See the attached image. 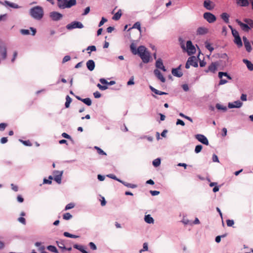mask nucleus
Listing matches in <instances>:
<instances>
[{
	"mask_svg": "<svg viewBox=\"0 0 253 253\" xmlns=\"http://www.w3.org/2000/svg\"><path fill=\"white\" fill-rule=\"evenodd\" d=\"M63 235L64 236H65L66 237L72 238H77L79 237V236L71 234L67 232H64Z\"/></svg>",
	"mask_w": 253,
	"mask_h": 253,
	"instance_id": "c9c22d12",
	"label": "nucleus"
},
{
	"mask_svg": "<svg viewBox=\"0 0 253 253\" xmlns=\"http://www.w3.org/2000/svg\"><path fill=\"white\" fill-rule=\"evenodd\" d=\"M227 225L229 227L232 226L234 224V221L233 220L228 219L226 220Z\"/></svg>",
	"mask_w": 253,
	"mask_h": 253,
	"instance_id": "5fc2aeb1",
	"label": "nucleus"
},
{
	"mask_svg": "<svg viewBox=\"0 0 253 253\" xmlns=\"http://www.w3.org/2000/svg\"><path fill=\"white\" fill-rule=\"evenodd\" d=\"M94 148H95V149H96L97 150V152L99 154L106 155V153L105 152H104L101 149L99 148L98 147L95 146Z\"/></svg>",
	"mask_w": 253,
	"mask_h": 253,
	"instance_id": "de8ad7c7",
	"label": "nucleus"
},
{
	"mask_svg": "<svg viewBox=\"0 0 253 253\" xmlns=\"http://www.w3.org/2000/svg\"><path fill=\"white\" fill-rule=\"evenodd\" d=\"M122 183L123 184H124L125 186L128 187V188H135L137 187V185L135 184H132L131 183H127L126 182H125L124 181H122L121 180V181L120 182Z\"/></svg>",
	"mask_w": 253,
	"mask_h": 253,
	"instance_id": "c85d7f7f",
	"label": "nucleus"
},
{
	"mask_svg": "<svg viewBox=\"0 0 253 253\" xmlns=\"http://www.w3.org/2000/svg\"><path fill=\"white\" fill-rule=\"evenodd\" d=\"M20 32L23 35H28L30 34V31L27 29H21Z\"/></svg>",
	"mask_w": 253,
	"mask_h": 253,
	"instance_id": "c03bdc74",
	"label": "nucleus"
},
{
	"mask_svg": "<svg viewBox=\"0 0 253 253\" xmlns=\"http://www.w3.org/2000/svg\"><path fill=\"white\" fill-rule=\"evenodd\" d=\"M154 73L157 78L162 83H165L166 82V79L164 77L161 72L158 69H155Z\"/></svg>",
	"mask_w": 253,
	"mask_h": 253,
	"instance_id": "f3484780",
	"label": "nucleus"
},
{
	"mask_svg": "<svg viewBox=\"0 0 253 253\" xmlns=\"http://www.w3.org/2000/svg\"><path fill=\"white\" fill-rule=\"evenodd\" d=\"M204 6L208 10H211L214 8V4L210 0H206L204 2Z\"/></svg>",
	"mask_w": 253,
	"mask_h": 253,
	"instance_id": "dca6fc26",
	"label": "nucleus"
},
{
	"mask_svg": "<svg viewBox=\"0 0 253 253\" xmlns=\"http://www.w3.org/2000/svg\"><path fill=\"white\" fill-rule=\"evenodd\" d=\"M58 247L62 249V251H65L66 247L63 241H56Z\"/></svg>",
	"mask_w": 253,
	"mask_h": 253,
	"instance_id": "7c9ffc66",
	"label": "nucleus"
},
{
	"mask_svg": "<svg viewBox=\"0 0 253 253\" xmlns=\"http://www.w3.org/2000/svg\"><path fill=\"white\" fill-rule=\"evenodd\" d=\"M156 67L163 70L164 72L166 71V69L163 65V61L161 58H159L156 62Z\"/></svg>",
	"mask_w": 253,
	"mask_h": 253,
	"instance_id": "a211bd4d",
	"label": "nucleus"
},
{
	"mask_svg": "<svg viewBox=\"0 0 253 253\" xmlns=\"http://www.w3.org/2000/svg\"><path fill=\"white\" fill-rule=\"evenodd\" d=\"M243 62L245 63L249 71H253V64L249 60L246 59H244Z\"/></svg>",
	"mask_w": 253,
	"mask_h": 253,
	"instance_id": "412c9836",
	"label": "nucleus"
},
{
	"mask_svg": "<svg viewBox=\"0 0 253 253\" xmlns=\"http://www.w3.org/2000/svg\"><path fill=\"white\" fill-rule=\"evenodd\" d=\"M234 42L239 47H242L243 45V43L240 36L234 38Z\"/></svg>",
	"mask_w": 253,
	"mask_h": 253,
	"instance_id": "bb28decb",
	"label": "nucleus"
},
{
	"mask_svg": "<svg viewBox=\"0 0 253 253\" xmlns=\"http://www.w3.org/2000/svg\"><path fill=\"white\" fill-rule=\"evenodd\" d=\"M134 84V78L133 77H131L129 80L127 82V84L128 85H132Z\"/></svg>",
	"mask_w": 253,
	"mask_h": 253,
	"instance_id": "bf43d9fd",
	"label": "nucleus"
},
{
	"mask_svg": "<svg viewBox=\"0 0 253 253\" xmlns=\"http://www.w3.org/2000/svg\"><path fill=\"white\" fill-rule=\"evenodd\" d=\"M63 218L65 220H69L72 218V215L69 212H66L63 215Z\"/></svg>",
	"mask_w": 253,
	"mask_h": 253,
	"instance_id": "a19ab883",
	"label": "nucleus"
},
{
	"mask_svg": "<svg viewBox=\"0 0 253 253\" xmlns=\"http://www.w3.org/2000/svg\"><path fill=\"white\" fill-rule=\"evenodd\" d=\"M82 101L87 106H90L92 103L91 100L89 98L83 99Z\"/></svg>",
	"mask_w": 253,
	"mask_h": 253,
	"instance_id": "4c0bfd02",
	"label": "nucleus"
},
{
	"mask_svg": "<svg viewBox=\"0 0 253 253\" xmlns=\"http://www.w3.org/2000/svg\"><path fill=\"white\" fill-rule=\"evenodd\" d=\"M29 15L35 20H41L44 15L43 9L39 5L33 7L29 10Z\"/></svg>",
	"mask_w": 253,
	"mask_h": 253,
	"instance_id": "f257e3e1",
	"label": "nucleus"
},
{
	"mask_svg": "<svg viewBox=\"0 0 253 253\" xmlns=\"http://www.w3.org/2000/svg\"><path fill=\"white\" fill-rule=\"evenodd\" d=\"M83 28H84L83 24L81 22L76 21H73L66 26V28L69 30L76 28L82 29Z\"/></svg>",
	"mask_w": 253,
	"mask_h": 253,
	"instance_id": "39448f33",
	"label": "nucleus"
},
{
	"mask_svg": "<svg viewBox=\"0 0 253 253\" xmlns=\"http://www.w3.org/2000/svg\"><path fill=\"white\" fill-rule=\"evenodd\" d=\"M148 250V244L146 243H144L143 245V249L139 251L140 253H142L143 252L147 251Z\"/></svg>",
	"mask_w": 253,
	"mask_h": 253,
	"instance_id": "79ce46f5",
	"label": "nucleus"
},
{
	"mask_svg": "<svg viewBox=\"0 0 253 253\" xmlns=\"http://www.w3.org/2000/svg\"><path fill=\"white\" fill-rule=\"evenodd\" d=\"M243 40L244 43V45L246 48V50L248 52H250L252 50V47L251 44L248 40V39L246 37H243Z\"/></svg>",
	"mask_w": 253,
	"mask_h": 253,
	"instance_id": "ddd939ff",
	"label": "nucleus"
},
{
	"mask_svg": "<svg viewBox=\"0 0 253 253\" xmlns=\"http://www.w3.org/2000/svg\"><path fill=\"white\" fill-rule=\"evenodd\" d=\"M122 15L121 10H119L117 12H116L115 15L113 16L112 19L114 20H118Z\"/></svg>",
	"mask_w": 253,
	"mask_h": 253,
	"instance_id": "473e14b6",
	"label": "nucleus"
},
{
	"mask_svg": "<svg viewBox=\"0 0 253 253\" xmlns=\"http://www.w3.org/2000/svg\"><path fill=\"white\" fill-rule=\"evenodd\" d=\"M215 106L218 110H221L224 112L226 111L227 109L226 106H223L219 103H217Z\"/></svg>",
	"mask_w": 253,
	"mask_h": 253,
	"instance_id": "ea45409f",
	"label": "nucleus"
},
{
	"mask_svg": "<svg viewBox=\"0 0 253 253\" xmlns=\"http://www.w3.org/2000/svg\"><path fill=\"white\" fill-rule=\"evenodd\" d=\"M90 11V7L89 6L86 7L84 10V12L82 14V15H87Z\"/></svg>",
	"mask_w": 253,
	"mask_h": 253,
	"instance_id": "338daca9",
	"label": "nucleus"
},
{
	"mask_svg": "<svg viewBox=\"0 0 253 253\" xmlns=\"http://www.w3.org/2000/svg\"><path fill=\"white\" fill-rule=\"evenodd\" d=\"M130 47L132 52L134 54H136L137 53V51H136V48L133 43L131 44Z\"/></svg>",
	"mask_w": 253,
	"mask_h": 253,
	"instance_id": "603ef678",
	"label": "nucleus"
},
{
	"mask_svg": "<svg viewBox=\"0 0 253 253\" xmlns=\"http://www.w3.org/2000/svg\"><path fill=\"white\" fill-rule=\"evenodd\" d=\"M89 246L92 250H96L97 249L96 245L93 242H90Z\"/></svg>",
	"mask_w": 253,
	"mask_h": 253,
	"instance_id": "680f3d73",
	"label": "nucleus"
},
{
	"mask_svg": "<svg viewBox=\"0 0 253 253\" xmlns=\"http://www.w3.org/2000/svg\"><path fill=\"white\" fill-rule=\"evenodd\" d=\"M217 69V64L215 63H212L209 67L206 72H211L214 73Z\"/></svg>",
	"mask_w": 253,
	"mask_h": 253,
	"instance_id": "5701e85b",
	"label": "nucleus"
},
{
	"mask_svg": "<svg viewBox=\"0 0 253 253\" xmlns=\"http://www.w3.org/2000/svg\"><path fill=\"white\" fill-rule=\"evenodd\" d=\"M212 161L213 162H219L218 157L216 155L213 154L212 157Z\"/></svg>",
	"mask_w": 253,
	"mask_h": 253,
	"instance_id": "69168bd1",
	"label": "nucleus"
},
{
	"mask_svg": "<svg viewBox=\"0 0 253 253\" xmlns=\"http://www.w3.org/2000/svg\"><path fill=\"white\" fill-rule=\"evenodd\" d=\"M78 250H79L82 253H88L84 250V247L82 245H80V247L78 249Z\"/></svg>",
	"mask_w": 253,
	"mask_h": 253,
	"instance_id": "e2e57ef3",
	"label": "nucleus"
},
{
	"mask_svg": "<svg viewBox=\"0 0 253 253\" xmlns=\"http://www.w3.org/2000/svg\"><path fill=\"white\" fill-rule=\"evenodd\" d=\"M195 138L200 142L203 143V144L208 145L209 144V141L207 138L203 134H196L195 135Z\"/></svg>",
	"mask_w": 253,
	"mask_h": 253,
	"instance_id": "9b49d317",
	"label": "nucleus"
},
{
	"mask_svg": "<svg viewBox=\"0 0 253 253\" xmlns=\"http://www.w3.org/2000/svg\"><path fill=\"white\" fill-rule=\"evenodd\" d=\"M107 177L112 178L113 179L116 180L119 182L121 181V179L118 178L114 174H109L107 175Z\"/></svg>",
	"mask_w": 253,
	"mask_h": 253,
	"instance_id": "8fccbe9b",
	"label": "nucleus"
},
{
	"mask_svg": "<svg viewBox=\"0 0 253 253\" xmlns=\"http://www.w3.org/2000/svg\"><path fill=\"white\" fill-rule=\"evenodd\" d=\"M57 6L60 9L70 8L76 4V0H57Z\"/></svg>",
	"mask_w": 253,
	"mask_h": 253,
	"instance_id": "20e7f679",
	"label": "nucleus"
},
{
	"mask_svg": "<svg viewBox=\"0 0 253 253\" xmlns=\"http://www.w3.org/2000/svg\"><path fill=\"white\" fill-rule=\"evenodd\" d=\"M86 50H90V51H95L96 50V48L94 45H90L88 46L86 49Z\"/></svg>",
	"mask_w": 253,
	"mask_h": 253,
	"instance_id": "3c124183",
	"label": "nucleus"
},
{
	"mask_svg": "<svg viewBox=\"0 0 253 253\" xmlns=\"http://www.w3.org/2000/svg\"><path fill=\"white\" fill-rule=\"evenodd\" d=\"M203 148V146L201 145H198L196 146L195 149V152L196 153H199L200 152Z\"/></svg>",
	"mask_w": 253,
	"mask_h": 253,
	"instance_id": "a18cd8bd",
	"label": "nucleus"
},
{
	"mask_svg": "<svg viewBox=\"0 0 253 253\" xmlns=\"http://www.w3.org/2000/svg\"><path fill=\"white\" fill-rule=\"evenodd\" d=\"M133 28L137 29L141 32V25L139 22H136L133 26Z\"/></svg>",
	"mask_w": 253,
	"mask_h": 253,
	"instance_id": "49530a36",
	"label": "nucleus"
},
{
	"mask_svg": "<svg viewBox=\"0 0 253 253\" xmlns=\"http://www.w3.org/2000/svg\"><path fill=\"white\" fill-rule=\"evenodd\" d=\"M47 249L48 251H49L51 252H53V253H58V250H57L56 248L54 246H52V245L48 246L47 247Z\"/></svg>",
	"mask_w": 253,
	"mask_h": 253,
	"instance_id": "f704fd0d",
	"label": "nucleus"
},
{
	"mask_svg": "<svg viewBox=\"0 0 253 253\" xmlns=\"http://www.w3.org/2000/svg\"><path fill=\"white\" fill-rule=\"evenodd\" d=\"M18 221L22 223L24 225H25L26 224V220L25 219V218L23 217H20L18 218Z\"/></svg>",
	"mask_w": 253,
	"mask_h": 253,
	"instance_id": "13d9d810",
	"label": "nucleus"
},
{
	"mask_svg": "<svg viewBox=\"0 0 253 253\" xmlns=\"http://www.w3.org/2000/svg\"><path fill=\"white\" fill-rule=\"evenodd\" d=\"M19 141L22 142L25 146H32V143H31V142L29 140L24 141V140H22L21 139H19Z\"/></svg>",
	"mask_w": 253,
	"mask_h": 253,
	"instance_id": "09e8293b",
	"label": "nucleus"
},
{
	"mask_svg": "<svg viewBox=\"0 0 253 253\" xmlns=\"http://www.w3.org/2000/svg\"><path fill=\"white\" fill-rule=\"evenodd\" d=\"M220 17L221 18V19L226 23H228L229 22V15L228 14H227V13L226 12H224V13H222L221 15H220Z\"/></svg>",
	"mask_w": 253,
	"mask_h": 253,
	"instance_id": "cd10ccee",
	"label": "nucleus"
},
{
	"mask_svg": "<svg viewBox=\"0 0 253 253\" xmlns=\"http://www.w3.org/2000/svg\"><path fill=\"white\" fill-rule=\"evenodd\" d=\"M107 21V19L104 17H102L101 21H100L98 26L101 27L102 26L105 22Z\"/></svg>",
	"mask_w": 253,
	"mask_h": 253,
	"instance_id": "6e6d98bb",
	"label": "nucleus"
},
{
	"mask_svg": "<svg viewBox=\"0 0 253 253\" xmlns=\"http://www.w3.org/2000/svg\"><path fill=\"white\" fill-rule=\"evenodd\" d=\"M244 21L249 26L250 29L251 28H253V20L249 18H245L244 19Z\"/></svg>",
	"mask_w": 253,
	"mask_h": 253,
	"instance_id": "2f4dec72",
	"label": "nucleus"
},
{
	"mask_svg": "<svg viewBox=\"0 0 253 253\" xmlns=\"http://www.w3.org/2000/svg\"><path fill=\"white\" fill-rule=\"evenodd\" d=\"M93 95L96 98H100L101 96V93L98 91L94 92L93 93Z\"/></svg>",
	"mask_w": 253,
	"mask_h": 253,
	"instance_id": "0e129e2a",
	"label": "nucleus"
},
{
	"mask_svg": "<svg viewBox=\"0 0 253 253\" xmlns=\"http://www.w3.org/2000/svg\"><path fill=\"white\" fill-rule=\"evenodd\" d=\"M237 22L244 31L249 32L251 29L250 27L247 23H243L238 20H237Z\"/></svg>",
	"mask_w": 253,
	"mask_h": 253,
	"instance_id": "6ab92c4d",
	"label": "nucleus"
},
{
	"mask_svg": "<svg viewBox=\"0 0 253 253\" xmlns=\"http://www.w3.org/2000/svg\"><path fill=\"white\" fill-rule=\"evenodd\" d=\"M71 59V57L69 55H66L64 56L62 60V63H65V62L69 61Z\"/></svg>",
	"mask_w": 253,
	"mask_h": 253,
	"instance_id": "4d7b16f0",
	"label": "nucleus"
},
{
	"mask_svg": "<svg viewBox=\"0 0 253 253\" xmlns=\"http://www.w3.org/2000/svg\"><path fill=\"white\" fill-rule=\"evenodd\" d=\"M152 163L154 167H157L161 164V159L160 158L156 159L153 161Z\"/></svg>",
	"mask_w": 253,
	"mask_h": 253,
	"instance_id": "58836bf2",
	"label": "nucleus"
},
{
	"mask_svg": "<svg viewBox=\"0 0 253 253\" xmlns=\"http://www.w3.org/2000/svg\"><path fill=\"white\" fill-rule=\"evenodd\" d=\"M149 87H150V89H151V90L152 92H153L154 93H155L156 94L162 95H164V94H168L167 93H166L165 92H163V91H161L158 90L156 89V88H155L154 87H153V86H152L151 85L149 86Z\"/></svg>",
	"mask_w": 253,
	"mask_h": 253,
	"instance_id": "a878e982",
	"label": "nucleus"
},
{
	"mask_svg": "<svg viewBox=\"0 0 253 253\" xmlns=\"http://www.w3.org/2000/svg\"><path fill=\"white\" fill-rule=\"evenodd\" d=\"M179 41L180 42L181 47L182 48L183 50H186L189 55L193 54L196 52V48L195 46L193 45L192 42L191 41H188L187 42L186 47L185 46V45L183 43V40L182 39V38H180L179 39Z\"/></svg>",
	"mask_w": 253,
	"mask_h": 253,
	"instance_id": "7ed1b4c3",
	"label": "nucleus"
},
{
	"mask_svg": "<svg viewBox=\"0 0 253 253\" xmlns=\"http://www.w3.org/2000/svg\"><path fill=\"white\" fill-rule=\"evenodd\" d=\"M223 76L227 77L229 80H231L232 78L227 74V72H219L218 73V77L219 79L223 78Z\"/></svg>",
	"mask_w": 253,
	"mask_h": 253,
	"instance_id": "c756f323",
	"label": "nucleus"
},
{
	"mask_svg": "<svg viewBox=\"0 0 253 253\" xmlns=\"http://www.w3.org/2000/svg\"><path fill=\"white\" fill-rule=\"evenodd\" d=\"M203 17L209 23H213L216 21V17L211 13L207 12L204 14Z\"/></svg>",
	"mask_w": 253,
	"mask_h": 253,
	"instance_id": "423d86ee",
	"label": "nucleus"
},
{
	"mask_svg": "<svg viewBox=\"0 0 253 253\" xmlns=\"http://www.w3.org/2000/svg\"><path fill=\"white\" fill-rule=\"evenodd\" d=\"M137 53L145 63H147L150 61V53L147 50L146 48L143 45L139 46L137 48Z\"/></svg>",
	"mask_w": 253,
	"mask_h": 253,
	"instance_id": "f03ea898",
	"label": "nucleus"
},
{
	"mask_svg": "<svg viewBox=\"0 0 253 253\" xmlns=\"http://www.w3.org/2000/svg\"><path fill=\"white\" fill-rule=\"evenodd\" d=\"M1 4L6 7H10L14 9H18L21 7V6H19L17 3L11 2L7 0H5L3 2H1Z\"/></svg>",
	"mask_w": 253,
	"mask_h": 253,
	"instance_id": "9d476101",
	"label": "nucleus"
},
{
	"mask_svg": "<svg viewBox=\"0 0 253 253\" xmlns=\"http://www.w3.org/2000/svg\"><path fill=\"white\" fill-rule=\"evenodd\" d=\"M236 3L237 5L243 7L248 6L249 5L248 0H236Z\"/></svg>",
	"mask_w": 253,
	"mask_h": 253,
	"instance_id": "4be33fe9",
	"label": "nucleus"
},
{
	"mask_svg": "<svg viewBox=\"0 0 253 253\" xmlns=\"http://www.w3.org/2000/svg\"><path fill=\"white\" fill-rule=\"evenodd\" d=\"M7 126V124L5 123L0 124V131H3Z\"/></svg>",
	"mask_w": 253,
	"mask_h": 253,
	"instance_id": "052dcab7",
	"label": "nucleus"
},
{
	"mask_svg": "<svg viewBox=\"0 0 253 253\" xmlns=\"http://www.w3.org/2000/svg\"><path fill=\"white\" fill-rule=\"evenodd\" d=\"M97 86L102 90H106L108 88V86L107 85H102L100 84H97Z\"/></svg>",
	"mask_w": 253,
	"mask_h": 253,
	"instance_id": "864d4df0",
	"label": "nucleus"
},
{
	"mask_svg": "<svg viewBox=\"0 0 253 253\" xmlns=\"http://www.w3.org/2000/svg\"><path fill=\"white\" fill-rule=\"evenodd\" d=\"M74 207H75V204L73 203H70L66 206L65 210H70V209L73 208Z\"/></svg>",
	"mask_w": 253,
	"mask_h": 253,
	"instance_id": "37998d69",
	"label": "nucleus"
},
{
	"mask_svg": "<svg viewBox=\"0 0 253 253\" xmlns=\"http://www.w3.org/2000/svg\"><path fill=\"white\" fill-rule=\"evenodd\" d=\"M49 17L54 21H58L62 19L63 15L56 11H52L49 13Z\"/></svg>",
	"mask_w": 253,
	"mask_h": 253,
	"instance_id": "0eeeda50",
	"label": "nucleus"
},
{
	"mask_svg": "<svg viewBox=\"0 0 253 253\" xmlns=\"http://www.w3.org/2000/svg\"><path fill=\"white\" fill-rule=\"evenodd\" d=\"M188 58H191L190 63H191V66H192L194 67H198V65L197 59L195 56H191V57H189Z\"/></svg>",
	"mask_w": 253,
	"mask_h": 253,
	"instance_id": "393cba45",
	"label": "nucleus"
},
{
	"mask_svg": "<svg viewBox=\"0 0 253 253\" xmlns=\"http://www.w3.org/2000/svg\"><path fill=\"white\" fill-rule=\"evenodd\" d=\"M232 34L233 36L234 37V38L239 36L238 32L237 30H236L235 29L234 30H232Z\"/></svg>",
	"mask_w": 253,
	"mask_h": 253,
	"instance_id": "774afa93",
	"label": "nucleus"
},
{
	"mask_svg": "<svg viewBox=\"0 0 253 253\" xmlns=\"http://www.w3.org/2000/svg\"><path fill=\"white\" fill-rule=\"evenodd\" d=\"M0 55L1 58L4 60L7 57V49L5 44L0 41Z\"/></svg>",
	"mask_w": 253,
	"mask_h": 253,
	"instance_id": "6e6552de",
	"label": "nucleus"
},
{
	"mask_svg": "<svg viewBox=\"0 0 253 253\" xmlns=\"http://www.w3.org/2000/svg\"><path fill=\"white\" fill-rule=\"evenodd\" d=\"M54 173V180L58 183L61 184L62 176L63 173V171L55 170Z\"/></svg>",
	"mask_w": 253,
	"mask_h": 253,
	"instance_id": "1a4fd4ad",
	"label": "nucleus"
},
{
	"mask_svg": "<svg viewBox=\"0 0 253 253\" xmlns=\"http://www.w3.org/2000/svg\"><path fill=\"white\" fill-rule=\"evenodd\" d=\"M144 221L148 224H153L154 220L150 214L145 215L144 216Z\"/></svg>",
	"mask_w": 253,
	"mask_h": 253,
	"instance_id": "b1692460",
	"label": "nucleus"
},
{
	"mask_svg": "<svg viewBox=\"0 0 253 253\" xmlns=\"http://www.w3.org/2000/svg\"><path fill=\"white\" fill-rule=\"evenodd\" d=\"M209 30L208 28L205 27H200L197 29L196 34L197 35H204L207 34Z\"/></svg>",
	"mask_w": 253,
	"mask_h": 253,
	"instance_id": "2eb2a0df",
	"label": "nucleus"
},
{
	"mask_svg": "<svg viewBox=\"0 0 253 253\" xmlns=\"http://www.w3.org/2000/svg\"><path fill=\"white\" fill-rule=\"evenodd\" d=\"M86 67L87 69L92 71L95 68V63L93 60H89L86 62Z\"/></svg>",
	"mask_w": 253,
	"mask_h": 253,
	"instance_id": "aec40b11",
	"label": "nucleus"
},
{
	"mask_svg": "<svg viewBox=\"0 0 253 253\" xmlns=\"http://www.w3.org/2000/svg\"><path fill=\"white\" fill-rule=\"evenodd\" d=\"M243 105V103L240 100L235 101L232 103H229L228 107L229 108H239Z\"/></svg>",
	"mask_w": 253,
	"mask_h": 253,
	"instance_id": "f8f14e48",
	"label": "nucleus"
},
{
	"mask_svg": "<svg viewBox=\"0 0 253 253\" xmlns=\"http://www.w3.org/2000/svg\"><path fill=\"white\" fill-rule=\"evenodd\" d=\"M205 47L206 48L208 49L210 52H211L213 51V50H214V48L213 47H212L211 44L207 41L205 42Z\"/></svg>",
	"mask_w": 253,
	"mask_h": 253,
	"instance_id": "e433bc0d",
	"label": "nucleus"
},
{
	"mask_svg": "<svg viewBox=\"0 0 253 253\" xmlns=\"http://www.w3.org/2000/svg\"><path fill=\"white\" fill-rule=\"evenodd\" d=\"M180 67L181 65L179 66V67L176 68L172 69L171 73L174 76L179 78L182 76L183 73L180 71Z\"/></svg>",
	"mask_w": 253,
	"mask_h": 253,
	"instance_id": "4468645a",
	"label": "nucleus"
},
{
	"mask_svg": "<svg viewBox=\"0 0 253 253\" xmlns=\"http://www.w3.org/2000/svg\"><path fill=\"white\" fill-rule=\"evenodd\" d=\"M72 98L69 96L67 95L66 97V102L65 104V106L66 108H69L70 106V104L72 102Z\"/></svg>",
	"mask_w": 253,
	"mask_h": 253,
	"instance_id": "72a5a7b5",
	"label": "nucleus"
}]
</instances>
